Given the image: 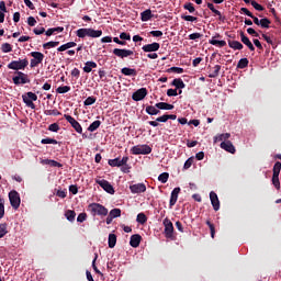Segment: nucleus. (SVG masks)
Instances as JSON below:
<instances>
[{"label":"nucleus","instance_id":"f257e3e1","mask_svg":"<svg viewBox=\"0 0 281 281\" xmlns=\"http://www.w3.org/2000/svg\"><path fill=\"white\" fill-rule=\"evenodd\" d=\"M76 36H78V38H86V36H89L90 38H100V36H102V30L79 29L76 31Z\"/></svg>","mask_w":281,"mask_h":281},{"label":"nucleus","instance_id":"f03ea898","mask_svg":"<svg viewBox=\"0 0 281 281\" xmlns=\"http://www.w3.org/2000/svg\"><path fill=\"white\" fill-rule=\"evenodd\" d=\"M88 210L92 216H108L109 209L100 203H91L88 205Z\"/></svg>","mask_w":281,"mask_h":281},{"label":"nucleus","instance_id":"7ed1b4c3","mask_svg":"<svg viewBox=\"0 0 281 281\" xmlns=\"http://www.w3.org/2000/svg\"><path fill=\"white\" fill-rule=\"evenodd\" d=\"M280 171H281V162L277 161L272 169V184L276 190H280Z\"/></svg>","mask_w":281,"mask_h":281},{"label":"nucleus","instance_id":"20e7f679","mask_svg":"<svg viewBox=\"0 0 281 281\" xmlns=\"http://www.w3.org/2000/svg\"><path fill=\"white\" fill-rule=\"evenodd\" d=\"M30 65V61L27 58L19 59V60H12L10 64H8V69H13V71H19L25 69Z\"/></svg>","mask_w":281,"mask_h":281},{"label":"nucleus","instance_id":"39448f33","mask_svg":"<svg viewBox=\"0 0 281 281\" xmlns=\"http://www.w3.org/2000/svg\"><path fill=\"white\" fill-rule=\"evenodd\" d=\"M22 100H23L24 104H26V106H29V109L34 110V109H36V104H34V102H36V100H38V97L34 92H26L25 94L22 95Z\"/></svg>","mask_w":281,"mask_h":281},{"label":"nucleus","instance_id":"423d86ee","mask_svg":"<svg viewBox=\"0 0 281 281\" xmlns=\"http://www.w3.org/2000/svg\"><path fill=\"white\" fill-rule=\"evenodd\" d=\"M132 155H150L153 148L149 145H136L131 148Z\"/></svg>","mask_w":281,"mask_h":281},{"label":"nucleus","instance_id":"0eeeda50","mask_svg":"<svg viewBox=\"0 0 281 281\" xmlns=\"http://www.w3.org/2000/svg\"><path fill=\"white\" fill-rule=\"evenodd\" d=\"M9 201L13 210H19V207H21V195L16 190L9 192Z\"/></svg>","mask_w":281,"mask_h":281},{"label":"nucleus","instance_id":"6e6552de","mask_svg":"<svg viewBox=\"0 0 281 281\" xmlns=\"http://www.w3.org/2000/svg\"><path fill=\"white\" fill-rule=\"evenodd\" d=\"M95 183H98V186H100V188H102L105 192H108V194H115V189L113 188V184L110 183L108 180L97 179Z\"/></svg>","mask_w":281,"mask_h":281},{"label":"nucleus","instance_id":"1a4fd4ad","mask_svg":"<svg viewBox=\"0 0 281 281\" xmlns=\"http://www.w3.org/2000/svg\"><path fill=\"white\" fill-rule=\"evenodd\" d=\"M162 225L165 226L166 238H172V234H175V226L172 225L170 218L166 217L162 222Z\"/></svg>","mask_w":281,"mask_h":281},{"label":"nucleus","instance_id":"9d476101","mask_svg":"<svg viewBox=\"0 0 281 281\" xmlns=\"http://www.w3.org/2000/svg\"><path fill=\"white\" fill-rule=\"evenodd\" d=\"M64 117L67 122L70 123V125L72 126V128L76 131V133H79L80 135H82V125L79 124L78 121H76V119H74L71 115L69 114H64Z\"/></svg>","mask_w":281,"mask_h":281},{"label":"nucleus","instance_id":"9b49d317","mask_svg":"<svg viewBox=\"0 0 281 281\" xmlns=\"http://www.w3.org/2000/svg\"><path fill=\"white\" fill-rule=\"evenodd\" d=\"M108 164L109 166H111V168H122V165L128 164V156H124L122 159L120 158L109 159Z\"/></svg>","mask_w":281,"mask_h":281},{"label":"nucleus","instance_id":"f8f14e48","mask_svg":"<svg viewBox=\"0 0 281 281\" xmlns=\"http://www.w3.org/2000/svg\"><path fill=\"white\" fill-rule=\"evenodd\" d=\"M16 74H18V76L12 78L14 85H27V83H30V78L27 77L26 74L21 72V71H18Z\"/></svg>","mask_w":281,"mask_h":281},{"label":"nucleus","instance_id":"ddd939ff","mask_svg":"<svg viewBox=\"0 0 281 281\" xmlns=\"http://www.w3.org/2000/svg\"><path fill=\"white\" fill-rule=\"evenodd\" d=\"M113 54L117 58L124 59V58H128V56H133V54H135V53L133 50L126 49V48H114Z\"/></svg>","mask_w":281,"mask_h":281},{"label":"nucleus","instance_id":"4468645a","mask_svg":"<svg viewBox=\"0 0 281 281\" xmlns=\"http://www.w3.org/2000/svg\"><path fill=\"white\" fill-rule=\"evenodd\" d=\"M146 95H148V90L146 88H140L132 94V100H134V102H139L144 100Z\"/></svg>","mask_w":281,"mask_h":281},{"label":"nucleus","instance_id":"2eb2a0df","mask_svg":"<svg viewBox=\"0 0 281 281\" xmlns=\"http://www.w3.org/2000/svg\"><path fill=\"white\" fill-rule=\"evenodd\" d=\"M210 199H211V204L213 205V210L215 212H218L221 210V201L218 200V195L216 194V192L211 191Z\"/></svg>","mask_w":281,"mask_h":281},{"label":"nucleus","instance_id":"dca6fc26","mask_svg":"<svg viewBox=\"0 0 281 281\" xmlns=\"http://www.w3.org/2000/svg\"><path fill=\"white\" fill-rule=\"evenodd\" d=\"M161 47V45L157 42H154L151 44H147V45H144L142 47L143 52H145L146 54H150L153 52H159V48Z\"/></svg>","mask_w":281,"mask_h":281},{"label":"nucleus","instance_id":"f3484780","mask_svg":"<svg viewBox=\"0 0 281 281\" xmlns=\"http://www.w3.org/2000/svg\"><path fill=\"white\" fill-rule=\"evenodd\" d=\"M130 190H131L132 194H142V193L146 192V184H144V183L132 184V186H130Z\"/></svg>","mask_w":281,"mask_h":281},{"label":"nucleus","instance_id":"a211bd4d","mask_svg":"<svg viewBox=\"0 0 281 281\" xmlns=\"http://www.w3.org/2000/svg\"><path fill=\"white\" fill-rule=\"evenodd\" d=\"M179 192H181V188L177 187L171 191V196L169 201V206L175 207L177 205V201L179 199Z\"/></svg>","mask_w":281,"mask_h":281},{"label":"nucleus","instance_id":"6ab92c4d","mask_svg":"<svg viewBox=\"0 0 281 281\" xmlns=\"http://www.w3.org/2000/svg\"><path fill=\"white\" fill-rule=\"evenodd\" d=\"M221 148L223 150H226V153H231V155H234L236 153V147H234V144L231 143V140H224L221 143Z\"/></svg>","mask_w":281,"mask_h":281},{"label":"nucleus","instance_id":"aec40b11","mask_svg":"<svg viewBox=\"0 0 281 281\" xmlns=\"http://www.w3.org/2000/svg\"><path fill=\"white\" fill-rule=\"evenodd\" d=\"M206 5H207L209 10H211V12H213V14L215 16H218V21H221L222 23H225V19H226L225 15H223L221 13V11H218L216 8H214V3L207 2Z\"/></svg>","mask_w":281,"mask_h":281},{"label":"nucleus","instance_id":"412c9836","mask_svg":"<svg viewBox=\"0 0 281 281\" xmlns=\"http://www.w3.org/2000/svg\"><path fill=\"white\" fill-rule=\"evenodd\" d=\"M240 38H241V43H244V45H246V47H248L250 52H256V46H254L249 37L245 35V32H240Z\"/></svg>","mask_w":281,"mask_h":281},{"label":"nucleus","instance_id":"4be33fe9","mask_svg":"<svg viewBox=\"0 0 281 281\" xmlns=\"http://www.w3.org/2000/svg\"><path fill=\"white\" fill-rule=\"evenodd\" d=\"M140 243H142V235L135 234L131 236V239H130L131 247L137 248Z\"/></svg>","mask_w":281,"mask_h":281},{"label":"nucleus","instance_id":"5701e85b","mask_svg":"<svg viewBox=\"0 0 281 281\" xmlns=\"http://www.w3.org/2000/svg\"><path fill=\"white\" fill-rule=\"evenodd\" d=\"M156 109H159L160 111H172L175 109L173 104L166 103V102H158L155 104Z\"/></svg>","mask_w":281,"mask_h":281},{"label":"nucleus","instance_id":"b1692460","mask_svg":"<svg viewBox=\"0 0 281 281\" xmlns=\"http://www.w3.org/2000/svg\"><path fill=\"white\" fill-rule=\"evenodd\" d=\"M159 122H164V123L168 122V114H164L162 116H158L156 119V121H149L148 124H149V126L157 127V126H159Z\"/></svg>","mask_w":281,"mask_h":281},{"label":"nucleus","instance_id":"393cba45","mask_svg":"<svg viewBox=\"0 0 281 281\" xmlns=\"http://www.w3.org/2000/svg\"><path fill=\"white\" fill-rule=\"evenodd\" d=\"M98 67V64L95 61H87L83 67L85 74H91L93 69Z\"/></svg>","mask_w":281,"mask_h":281},{"label":"nucleus","instance_id":"a878e982","mask_svg":"<svg viewBox=\"0 0 281 281\" xmlns=\"http://www.w3.org/2000/svg\"><path fill=\"white\" fill-rule=\"evenodd\" d=\"M60 32H65V27L57 26V27L48 29L45 32V34H46V36H53V34H60Z\"/></svg>","mask_w":281,"mask_h":281},{"label":"nucleus","instance_id":"bb28decb","mask_svg":"<svg viewBox=\"0 0 281 281\" xmlns=\"http://www.w3.org/2000/svg\"><path fill=\"white\" fill-rule=\"evenodd\" d=\"M153 19V11L150 9H147L140 13V20L143 22L150 21Z\"/></svg>","mask_w":281,"mask_h":281},{"label":"nucleus","instance_id":"cd10ccee","mask_svg":"<svg viewBox=\"0 0 281 281\" xmlns=\"http://www.w3.org/2000/svg\"><path fill=\"white\" fill-rule=\"evenodd\" d=\"M171 87H176V89H186V83L183 82V79L176 78L172 80Z\"/></svg>","mask_w":281,"mask_h":281},{"label":"nucleus","instance_id":"c85d7f7f","mask_svg":"<svg viewBox=\"0 0 281 281\" xmlns=\"http://www.w3.org/2000/svg\"><path fill=\"white\" fill-rule=\"evenodd\" d=\"M148 115H159L161 111L157 106L147 105L145 109Z\"/></svg>","mask_w":281,"mask_h":281},{"label":"nucleus","instance_id":"c756f323","mask_svg":"<svg viewBox=\"0 0 281 281\" xmlns=\"http://www.w3.org/2000/svg\"><path fill=\"white\" fill-rule=\"evenodd\" d=\"M121 74H123V76H137V70L135 68H128V67H124L121 69Z\"/></svg>","mask_w":281,"mask_h":281},{"label":"nucleus","instance_id":"7c9ffc66","mask_svg":"<svg viewBox=\"0 0 281 281\" xmlns=\"http://www.w3.org/2000/svg\"><path fill=\"white\" fill-rule=\"evenodd\" d=\"M31 56L34 60H36L40 65L43 63L45 55L41 52H32Z\"/></svg>","mask_w":281,"mask_h":281},{"label":"nucleus","instance_id":"2f4dec72","mask_svg":"<svg viewBox=\"0 0 281 281\" xmlns=\"http://www.w3.org/2000/svg\"><path fill=\"white\" fill-rule=\"evenodd\" d=\"M76 42H68L66 44H63L57 48V52H67V49H71V47H76Z\"/></svg>","mask_w":281,"mask_h":281},{"label":"nucleus","instance_id":"473e14b6","mask_svg":"<svg viewBox=\"0 0 281 281\" xmlns=\"http://www.w3.org/2000/svg\"><path fill=\"white\" fill-rule=\"evenodd\" d=\"M228 46L231 47V49H243V43L238 42V41H232V40H228Z\"/></svg>","mask_w":281,"mask_h":281},{"label":"nucleus","instance_id":"72a5a7b5","mask_svg":"<svg viewBox=\"0 0 281 281\" xmlns=\"http://www.w3.org/2000/svg\"><path fill=\"white\" fill-rule=\"evenodd\" d=\"M108 244H109L110 249H113V247H115V245H117V235L110 234L109 239H108Z\"/></svg>","mask_w":281,"mask_h":281},{"label":"nucleus","instance_id":"f704fd0d","mask_svg":"<svg viewBox=\"0 0 281 281\" xmlns=\"http://www.w3.org/2000/svg\"><path fill=\"white\" fill-rule=\"evenodd\" d=\"M210 45H214L215 47H225V45H227V42L225 41H221V40H210L209 41Z\"/></svg>","mask_w":281,"mask_h":281},{"label":"nucleus","instance_id":"c9c22d12","mask_svg":"<svg viewBox=\"0 0 281 281\" xmlns=\"http://www.w3.org/2000/svg\"><path fill=\"white\" fill-rule=\"evenodd\" d=\"M65 216L67 221H69L70 223H74V221H76V211L67 210L65 213Z\"/></svg>","mask_w":281,"mask_h":281},{"label":"nucleus","instance_id":"e433bc0d","mask_svg":"<svg viewBox=\"0 0 281 281\" xmlns=\"http://www.w3.org/2000/svg\"><path fill=\"white\" fill-rule=\"evenodd\" d=\"M246 67H249V59L247 58L239 59L237 64V69H246Z\"/></svg>","mask_w":281,"mask_h":281},{"label":"nucleus","instance_id":"4c0bfd02","mask_svg":"<svg viewBox=\"0 0 281 281\" xmlns=\"http://www.w3.org/2000/svg\"><path fill=\"white\" fill-rule=\"evenodd\" d=\"M5 216V199L0 195V218Z\"/></svg>","mask_w":281,"mask_h":281},{"label":"nucleus","instance_id":"58836bf2","mask_svg":"<svg viewBox=\"0 0 281 281\" xmlns=\"http://www.w3.org/2000/svg\"><path fill=\"white\" fill-rule=\"evenodd\" d=\"M101 124H102L101 121H94V122H92V123L89 125V127H88L89 133H94V131H95L99 126H101Z\"/></svg>","mask_w":281,"mask_h":281},{"label":"nucleus","instance_id":"ea45409f","mask_svg":"<svg viewBox=\"0 0 281 281\" xmlns=\"http://www.w3.org/2000/svg\"><path fill=\"white\" fill-rule=\"evenodd\" d=\"M218 74H221V65H215L213 71L209 75V78H217Z\"/></svg>","mask_w":281,"mask_h":281},{"label":"nucleus","instance_id":"a19ab883","mask_svg":"<svg viewBox=\"0 0 281 281\" xmlns=\"http://www.w3.org/2000/svg\"><path fill=\"white\" fill-rule=\"evenodd\" d=\"M168 179H170V173L168 172H162L158 176V181H160V183H168Z\"/></svg>","mask_w":281,"mask_h":281},{"label":"nucleus","instance_id":"79ce46f5","mask_svg":"<svg viewBox=\"0 0 281 281\" xmlns=\"http://www.w3.org/2000/svg\"><path fill=\"white\" fill-rule=\"evenodd\" d=\"M183 9L188 10V12H190V14H194V12H196V9L194 8V4L192 2L184 3Z\"/></svg>","mask_w":281,"mask_h":281},{"label":"nucleus","instance_id":"37998d69","mask_svg":"<svg viewBox=\"0 0 281 281\" xmlns=\"http://www.w3.org/2000/svg\"><path fill=\"white\" fill-rule=\"evenodd\" d=\"M259 25H260V27H263L265 30H269V25H271V20H269L268 18H263L260 20Z\"/></svg>","mask_w":281,"mask_h":281},{"label":"nucleus","instance_id":"c03bdc74","mask_svg":"<svg viewBox=\"0 0 281 281\" xmlns=\"http://www.w3.org/2000/svg\"><path fill=\"white\" fill-rule=\"evenodd\" d=\"M136 221H137L140 225H144V224H146V222L148 221V217H146V214H144V213H138V214H137V217H136Z\"/></svg>","mask_w":281,"mask_h":281},{"label":"nucleus","instance_id":"a18cd8bd","mask_svg":"<svg viewBox=\"0 0 281 281\" xmlns=\"http://www.w3.org/2000/svg\"><path fill=\"white\" fill-rule=\"evenodd\" d=\"M60 45V42H47L43 44L44 49H52V47H58Z\"/></svg>","mask_w":281,"mask_h":281},{"label":"nucleus","instance_id":"49530a36","mask_svg":"<svg viewBox=\"0 0 281 281\" xmlns=\"http://www.w3.org/2000/svg\"><path fill=\"white\" fill-rule=\"evenodd\" d=\"M229 137H232L229 133L221 134L220 136H215V142H227Z\"/></svg>","mask_w":281,"mask_h":281},{"label":"nucleus","instance_id":"de8ad7c7","mask_svg":"<svg viewBox=\"0 0 281 281\" xmlns=\"http://www.w3.org/2000/svg\"><path fill=\"white\" fill-rule=\"evenodd\" d=\"M69 91H71L69 86H60L56 89V93H69Z\"/></svg>","mask_w":281,"mask_h":281},{"label":"nucleus","instance_id":"09e8293b","mask_svg":"<svg viewBox=\"0 0 281 281\" xmlns=\"http://www.w3.org/2000/svg\"><path fill=\"white\" fill-rule=\"evenodd\" d=\"M97 98L95 97H88L85 101H83V105L85 106H91V104H95L97 102Z\"/></svg>","mask_w":281,"mask_h":281},{"label":"nucleus","instance_id":"8fccbe9b","mask_svg":"<svg viewBox=\"0 0 281 281\" xmlns=\"http://www.w3.org/2000/svg\"><path fill=\"white\" fill-rule=\"evenodd\" d=\"M8 234V224L7 223H1L0 224V238H3Z\"/></svg>","mask_w":281,"mask_h":281},{"label":"nucleus","instance_id":"3c124183","mask_svg":"<svg viewBox=\"0 0 281 281\" xmlns=\"http://www.w3.org/2000/svg\"><path fill=\"white\" fill-rule=\"evenodd\" d=\"M114 218H120L122 216V210L121 209H112L109 213Z\"/></svg>","mask_w":281,"mask_h":281},{"label":"nucleus","instance_id":"603ef678","mask_svg":"<svg viewBox=\"0 0 281 281\" xmlns=\"http://www.w3.org/2000/svg\"><path fill=\"white\" fill-rule=\"evenodd\" d=\"M1 49L3 54H10V52H12V45H10V43H3Z\"/></svg>","mask_w":281,"mask_h":281},{"label":"nucleus","instance_id":"864d4df0","mask_svg":"<svg viewBox=\"0 0 281 281\" xmlns=\"http://www.w3.org/2000/svg\"><path fill=\"white\" fill-rule=\"evenodd\" d=\"M206 225L211 232V237L214 238V236L216 235V228L214 227L212 222H210V220L206 221Z\"/></svg>","mask_w":281,"mask_h":281},{"label":"nucleus","instance_id":"5fc2aeb1","mask_svg":"<svg viewBox=\"0 0 281 281\" xmlns=\"http://www.w3.org/2000/svg\"><path fill=\"white\" fill-rule=\"evenodd\" d=\"M206 225L211 232V237L214 238V236L216 235V228L214 227L212 222H210V220L206 221Z\"/></svg>","mask_w":281,"mask_h":281},{"label":"nucleus","instance_id":"6e6d98bb","mask_svg":"<svg viewBox=\"0 0 281 281\" xmlns=\"http://www.w3.org/2000/svg\"><path fill=\"white\" fill-rule=\"evenodd\" d=\"M252 8H255V10H257L258 12H262L265 10V7H262V4H259L258 2H256V0H251L250 1Z\"/></svg>","mask_w":281,"mask_h":281},{"label":"nucleus","instance_id":"4d7b16f0","mask_svg":"<svg viewBox=\"0 0 281 281\" xmlns=\"http://www.w3.org/2000/svg\"><path fill=\"white\" fill-rule=\"evenodd\" d=\"M48 131H50V133H58V131H60V125H58V123H53L48 126Z\"/></svg>","mask_w":281,"mask_h":281},{"label":"nucleus","instance_id":"13d9d810","mask_svg":"<svg viewBox=\"0 0 281 281\" xmlns=\"http://www.w3.org/2000/svg\"><path fill=\"white\" fill-rule=\"evenodd\" d=\"M181 19L182 21H189L191 23H194V21H198L196 16L186 15V14H181Z\"/></svg>","mask_w":281,"mask_h":281},{"label":"nucleus","instance_id":"bf43d9fd","mask_svg":"<svg viewBox=\"0 0 281 281\" xmlns=\"http://www.w3.org/2000/svg\"><path fill=\"white\" fill-rule=\"evenodd\" d=\"M194 164V158H189L186 160L183 165L184 170H189V168H192V165Z\"/></svg>","mask_w":281,"mask_h":281},{"label":"nucleus","instance_id":"052dcab7","mask_svg":"<svg viewBox=\"0 0 281 281\" xmlns=\"http://www.w3.org/2000/svg\"><path fill=\"white\" fill-rule=\"evenodd\" d=\"M44 115H60V111H58L57 109H54V110H45L44 111Z\"/></svg>","mask_w":281,"mask_h":281},{"label":"nucleus","instance_id":"680f3d73","mask_svg":"<svg viewBox=\"0 0 281 281\" xmlns=\"http://www.w3.org/2000/svg\"><path fill=\"white\" fill-rule=\"evenodd\" d=\"M169 74H170V71H172L173 74H183V68H181V67H171V68H169L168 70H167Z\"/></svg>","mask_w":281,"mask_h":281},{"label":"nucleus","instance_id":"e2e57ef3","mask_svg":"<svg viewBox=\"0 0 281 281\" xmlns=\"http://www.w3.org/2000/svg\"><path fill=\"white\" fill-rule=\"evenodd\" d=\"M199 38H203V34L201 33H192L189 35V41H196Z\"/></svg>","mask_w":281,"mask_h":281},{"label":"nucleus","instance_id":"0e129e2a","mask_svg":"<svg viewBox=\"0 0 281 281\" xmlns=\"http://www.w3.org/2000/svg\"><path fill=\"white\" fill-rule=\"evenodd\" d=\"M41 144H54V145H56V144H58V140H56L54 138H43L41 140Z\"/></svg>","mask_w":281,"mask_h":281},{"label":"nucleus","instance_id":"69168bd1","mask_svg":"<svg viewBox=\"0 0 281 281\" xmlns=\"http://www.w3.org/2000/svg\"><path fill=\"white\" fill-rule=\"evenodd\" d=\"M121 170L125 173L128 175V172H131V165H128V162H125V165L121 166Z\"/></svg>","mask_w":281,"mask_h":281},{"label":"nucleus","instance_id":"338daca9","mask_svg":"<svg viewBox=\"0 0 281 281\" xmlns=\"http://www.w3.org/2000/svg\"><path fill=\"white\" fill-rule=\"evenodd\" d=\"M33 32L36 34V36H41V34H45V27L41 26V27H35L33 30Z\"/></svg>","mask_w":281,"mask_h":281},{"label":"nucleus","instance_id":"774afa93","mask_svg":"<svg viewBox=\"0 0 281 281\" xmlns=\"http://www.w3.org/2000/svg\"><path fill=\"white\" fill-rule=\"evenodd\" d=\"M168 98L177 97L179 93L177 92V89H168L167 90Z\"/></svg>","mask_w":281,"mask_h":281}]
</instances>
